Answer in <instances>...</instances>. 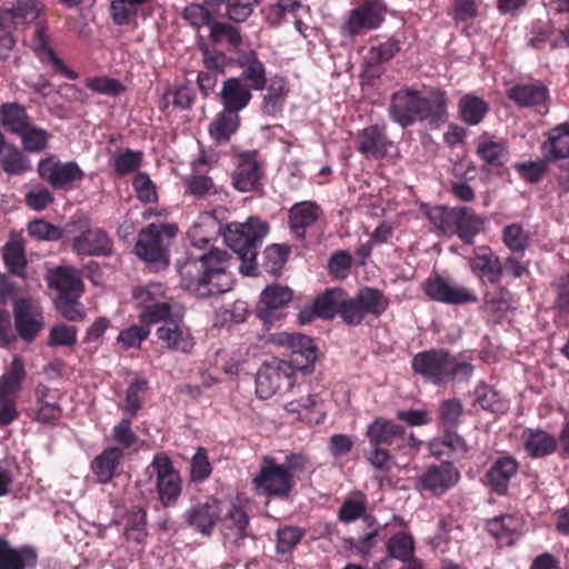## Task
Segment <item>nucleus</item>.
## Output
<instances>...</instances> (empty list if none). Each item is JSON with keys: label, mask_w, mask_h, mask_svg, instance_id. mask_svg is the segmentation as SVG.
Wrapping results in <instances>:
<instances>
[{"label": "nucleus", "mask_w": 569, "mask_h": 569, "mask_svg": "<svg viewBox=\"0 0 569 569\" xmlns=\"http://www.w3.org/2000/svg\"><path fill=\"white\" fill-rule=\"evenodd\" d=\"M227 251L210 249L198 258L187 259L179 268L181 286L200 298L228 292L232 289V276L228 272Z\"/></svg>", "instance_id": "1"}, {"label": "nucleus", "mask_w": 569, "mask_h": 569, "mask_svg": "<svg viewBox=\"0 0 569 569\" xmlns=\"http://www.w3.org/2000/svg\"><path fill=\"white\" fill-rule=\"evenodd\" d=\"M268 231V223L256 217L248 218L243 223L232 222L228 224L224 240L241 260L239 270L242 274H253L258 249Z\"/></svg>", "instance_id": "2"}, {"label": "nucleus", "mask_w": 569, "mask_h": 569, "mask_svg": "<svg viewBox=\"0 0 569 569\" xmlns=\"http://www.w3.org/2000/svg\"><path fill=\"white\" fill-rule=\"evenodd\" d=\"M412 369L423 379L435 385L449 380L462 381L468 379L473 367L471 363L457 358L443 349H433L417 353L412 359Z\"/></svg>", "instance_id": "3"}, {"label": "nucleus", "mask_w": 569, "mask_h": 569, "mask_svg": "<svg viewBox=\"0 0 569 569\" xmlns=\"http://www.w3.org/2000/svg\"><path fill=\"white\" fill-rule=\"evenodd\" d=\"M64 242L77 256L101 257L112 251V240L101 228L87 221H71L64 226Z\"/></svg>", "instance_id": "4"}, {"label": "nucleus", "mask_w": 569, "mask_h": 569, "mask_svg": "<svg viewBox=\"0 0 569 569\" xmlns=\"http://www.w3.org/2000/svg\"><path fill=\"white\" fill-rule=\"evenodd\" d=\"M26 375L22 359L14 356L0 377V426L2 427L10 425L19 417L17 405Z\"/></svg>", "instance_id": "5"}, {"label": "nucleus", "mask_w": 569, "mask_h": 569, "mask_svg": "<svg viewBox=\"0 0 569 569\" xmlns=\"http://www.w3.org/2000/svg\"><path fill=\"white\" fill-rule=\"evenodd\" d=\"M296 371L287 360L272 359L257 373L256 392L261 399L289 391L296 382Z\"/></svg>", "instance_id": "6"}, {"label": "nucleus", "mask_w": 569, "mask_h": 569, "mask_svg": "<svg viewBox=\"0 0 569 569\" xmlns=\"http://www.w3.org/2000/svg\"><path fill=\"white\" fill-rule=\"evenodd\" d=\"M177 228L171 223H150L143 229L134 246L136 254L148 262L167 263L166 248L176 237Z\"/></svg>", "instance_id": "7"}, {"label": "nucleus", "mask_w": 569, "mask_h": 569, "mask_svg": "<svg viewBox=\"0 0 569 569\" xmlns=\"http://www.w3.org/2000/svg\"><path fill=\"white\" fill-rule=\"evenodd\" d=\"M257 495L286 498L293 488L292 475L272 458H263L258 473L252 478Z\"/></svg>", "instance_id": "8"}, {"label": "nucleus", "mask_w": 569, "mask_h": 569, "mask_svg": "<svg viewBox=\"0 0 569 569\" xmlns=\"http://www.w3.org/2000/svg\"><path fill=\"white\" fill-rule=\"evenodd\" d=\"M272 341L290 350V359L287 361L292 365L296 372H311L315 362L318 359V349L315 341L298 332H278L272 336Z\"/></svg>", "instance_id": "9"}, {"label": "nucleus", "mask_w": 569, "mask_h": 569, "mask_svg": "<svg viewBox=\"0 0 569 569\" xmlns=\"http://www.w3.org/2000/svg\"><path fill=\"white\" fill-rule=\"evenodd\" d=\"M133 300L142 311L140 322L157 323L171 315V308L164 300V288L159 282H152L133 291Z\"/></svg>", "instance_id": "10"}, {"label": "nucleus", "mask_w": 569, "mask_h": 569, "mask_svg": "<svg viewBox=\"0 0 569 569\" xmlns=\"http://www.w3.org/2000/svg\"><path fill=\"white\" fill-rule=\"evenodd\" d=\"M460 471L451 462L430 466L416 481V489L442 496L460 481Z\"/></svg>", "instance_id": "11"}, {"label": "nucleus", "mask_w": 569, "mask_h": 569, "mask_svg": "<svg viewBox=\"0 0 569 569\" xmlns=\"http://www.w3.org/2000/svg\"><path fill=\"white\" fill-rule=\"evenodd\" d=\"M149 468L156 475V486L161 502L166 506L174 502L181 493V480L169 457L164 453L154 455Z\"/></svg>", "instance_id": "12"}, {"label": "nucleus", "mask_w": 569, "mask_h": 569, "mask_svg": "<svg viewBox=\"0 0 569 569\" xmlns=\"http://www.w3.org/2000/svg\"><path fill=\"white\" fill-rule=\"evenodd\" d=\"M383 14L385 8L381 2L367 1L350 11L341 26V32L343 36L352 38L377 29L383 20Z\"/></svg>", "instance_id": "13"}, {"label": "nucleus", "mask_w": 569, "mask_h": 569, "mask_svg": "<svg viewBox=\"0 0 569 569\" xmlns=\"http://www.w3.org/2000/svg\"><path fill=\"white\" fill-rule=\"evenodd\" d=\"M38 174L56 189H69L73 182L82 179L83 171L73 161L61 162L50 156L39 161Z\"/></svg>", "instance_id": "14"}, {"label": "nucleus", "mask_w": 569, "mask_h": 569, "mask_svg": "<svg viewBox=\"0 0 569 569\" xmlns=\"http://www.w3.org/2000/svg\"><path fill=\"white\" fill-rule=\"evenodd\" d=\"M423 291L429 299L446 305H462L477 300L470 289L439 276L429 278L423 283Z\"/></svg>", "instance_id": "15"}, {"label": "nucleus", "mask_w": 569, "mask_h": 569, "mask_svg": "<svg viewBox=\"0 0 569 569\" xmlns=\"http://www.w3.org/2000/svg\"><path fill=\"white\" fill-rule=\"evenodd\" d=\"M422 97L418 91L403 89L395 92L389 106V117L392 121L406 128L421 121Z\"/></svg>", "instance_id": "16"}, {"label": "nucleus", "mask_w": 569, "mask_h": 569, "mask_svg": "<svg viewBox=\"0 0 569 569\" xmlns=\"http://www.w3.org/2000/svg\"><path fill=\"white\" fill-rule=\"evenodd\" d=\"M16 329L27 342H31L44 327L41 307L28 299L18 300L14 305Z\"/></svg>", "instance_id": "17"}, {"label": "nucleus", "mask_w": 569, "mask_h": 569, "mask_svg": "<svg viewBox=\"0 0 569 569\" xmlns=\"http://www.w3.org/2000/svg\"><path fill=\"white\" fill-rule=\"evenodd\" d=\"M42 11L43 6L38 0H16L0 8V29L22 28L33 22Z\"/></svg>", "instance_id": "18"}, {"label": "nucleus", "mask_w": 569, "mask_h": 569, "mask_svg": "<svg viewBox=\"0 0 569 569\" xmlns=\"http://www.w3.org/2000/svg\"><path fill=\"white\" fill-rule=\"evenodd\" d=\"M309 7L299 0H268L262 9L266 21L272 27L280 26L288 16H291L295 18L297 31L302 36H306L302 18L309 16Z\"/></svg>", "instance_id": "19"}, {"label": "nucleus", "mask_w": 569, "mask_h": 569, "mask_svg": "<svg viewBox=\"0 0 569 569\" xmlns=\"http://www.w3.org/2000/svg\"><path fill=\"white\" fill-rule=\"evenodd\" d=\"M160 322L156 336L166 349L181 353H189L192 350L194 338L188 327L173 320L171 316Z\"/></svg>", "instance_id": "20"}, {"label": "nucleus", "mask_w": 569, "mask_h": 569, "mask_svg": "<svg viewBox=\"0 0 569 569\" xmlns=\"http://www.w3.org/2000/svg\"><path fill=\"white\" fill-rule=\"evenodd\" d=\"M30 46L38 58L42 62L50 64L56 72L63 74L67 79L70 80L78 78V74L73 70L69 69L54 53L52 47L50 46L48 28L44 24H37L30 41Z\"/></svg>", "instance_id": "21"}, {"label": "nucleus", "mask_w": 569, "mask_h": 569, "mask_svg": "<svg viewBox=\"0 0 569 569\" xmlns=\"http://www.w3.org/2000/svg\"><path fill=\"white\" fill-rule=\"evenodd\" d=\"M249 517L240 501L232 502L221 521L224 545L238 546L248 536Z\"/></svg>", "instance_id": "22"}, {"label": "nucleus", "mask_w": 569, "mask_h": 569, "mask_svg": "<svg viewBox=\"0 0 569 569\" xmlns=\"http://www.w3.org/2000/svg\"><path fill=\"white\" fill-rule=\"evenodd\" d=\"M232 174V186L240 192L256 191L262 186V171L254 153L240 156Z\"/></svg>", "instance_id": "23"}, {"label": "nucleus", "mask_w": 569, "mask_h": 569, "mask_svg": "<svg viewBox=\"0 0 569 569\" xmlns=\"http://www.w3.org/2000/svg\"><path fill=\"white\" fill-rule=\"evenodd\" d=\"M321 213V208L313 201L297 202L289 210V227L298 239H303L306 230L318 221Z\"/></svg>", "instance_id": "24"}, {"label": "nucleus", "mask_w": 569, "mask_h": 569, "mask_svg": "<svg viewBox=\"0 0 569 569\" xmlns=\"http://www.w3.org/2000/svg\"><path fill=\"white\" fill-rule=\"evenodd\" d=\"M220 511L219 501L209 498L204 502L193 506L186 517L191 527L202 535H209L217 523Z\"/></svg>", "instance_id": "25"}, {"label": "nucleus", "mask_w": 569, "mask_h": 569, "mask_svg": "<svg viewBox=\"0 0 569 569\" xmlns=\"http://www.w3.org/2000/svg\"><path fill=\"white\" fill-rule=\"evenodd\" d=\"M471 271L478 273L490 283L499 281L502 274V267L498 257L488 247H477L473 249V257L469 259Z\"/></svg>", "instance_id": "26"}, {"label": "nucleus", "mask_w": 569, "mask_h": 569, "mask_svg": "<svg viewBox=\"0 0 569 569\" xmlns=\"http://www.w3.org/2000/svg\"><path fill=\"white\" fill-rule=\"evenodd\" d=\"M292 299V292L288 287L272 284L268 286L261 293L257 313L264 322H271L273 312L286 306Z\"/></svg>", "instance_id": "27"}, {"label": "nucleus", "mask_w": 569, "mask_h": 569, "mask_svg": "<svg viewBox=\"0 0 569 569\" xmlns=\"http://www.w3.org/2000/svg\"><path fill=\"white\" fill-rule=\"evenodd\" d=\"M224 109L238 114L251 100V88L242 78H230L224 81L220 92Z\"/></svg>", "instance_id": "28"}, {"label": "nucleus", "mask_w": 569, "mask_h": 569, "mask_svg": "<svg viewBox=\"0 0 569 569\" xmlns=\"http://www.w3.org/2000/svg\"><path fill=\"white\" fill-rule=\"evenodd\" d=\"M49 286L59 291V297L78 298L82 291L79 272L70 267H59L48 276Z\"/></svg>", "instance_id": "29"}, {"label": "nucleus", "mask_w": 569, "mask_h": 569, "mask_svg": "<svg viewBox=\"0 0 569 569\" xmlns=\"http://www.w3.org/2000/svg\"><path fill=\"white\" fill-rule=\"evenodd\" d=\"M521 441L527 455L531 458L549 456L557 448V439L542 429H525Z\"/></svg>", "instance_id": "30"}, {"label": "nucleus", "mask_w": 569, "mask_h": 569, "mask_svg": "<svg viewBox=\"0 0 569 569\" xmlns=\"http://www.w3.org/2000/svg\"><path fill=\"white\" fill-rule=\"evenodd\" d=\"M389 144L383 129L378 126L366 128L359 134L358 150L368 159L383 158Z\"/></svg>", "instance_id": "31"}, {"label": "nucleus", "mask_w": 569, "mask_h": 569, "mask_svg": "<svg viewBox=\"0 0 569 569\" xmlns=\"http://www.w3.org/2000/svg\"><path fill=\"white\" fill-rule=\"evenodd\" d=\"M487 530L501 546H511L522 533V521L518 517L505 515L489 520Z\"/></svg>", "instance_id": "32"}, {"label": "nucleus", "mask_w": 569, "mask_h": 569, "mask_svg": "<svg viewBox=\"0 0 569 569\" xmlns=\"http://www.w3.org/2000/svg\"><path fill=\"white\" fill-rule=\"evenodd\" d=\"M518 461L513 457H499L487 472L489 485L497 493H505L511 478L518 472Z\"/></svg>", "instance_id": "33"}, {"label": "nucleus", "mask_w": 569, "mask_h": 569, "mask_svg": "<svg viewBox=\"0 0 569 569\" xmlns=\"http://www.w3.org/2000/svg\"><path fill=\"white\" fill-rule=\"evenodd\" d=\"M37 563L36 551L27 546L12 548L0 540V569H26Z\"/></svg>", "instance_id": "34"}, {"label": "nucleus", "mask_w": 569, "mask_h": 569, "mask_svg": "<svg viewBox=\"0 0 569 569\" xmlns=\"http://www.w3.org/2000/svg\"><path fill=\"white\" fill-rule=\"evenodd\" d=\"M122 458V450L108 447L92 461V472L100 483H108L114 477Z\"/></svg>", "instance_id": "35"}, {"label": "nucleus", "mask_w": 569, "mask_h": 569, "mask_svg": "<svg viewBox=\"0 0 569 569\" xmlns=\"http://www.w3.org/2000/svg\"><path fill=\"white\" fill-rule=\"evenodd\" d=\"M483 223L481 216L473 213L466 207L457 208L455 232L467 244H471Z\"/></svg>", "instance_id": "36"}, {"label": "nucleus", "mask_w": 569, "mask_h": 569, "mask_svg": "<svg viewBox=\"0 0 569 569\" xmlns=\"http://www.w3.org/2000/svg\"><path fill=\"white\" fill-rule=\"evenodd\" d=\"M421 121L426 120L431 126H439L447 121V97L441 90L433 91L428 98L422 97Z\"/></svg>", "instance_id": "37"}, {"label": "nucleus", "mask_w": 569, "mask_h": 569, "mask_svg": "<svg viewBox=\"0 0 569 569\" xmlns=\"http://www.w3.org/2000/svg\"><path fill=\"white\" fill-rule=\"evenodd\" d=\"M477 152L488 164L501 166L508 160V150L502 140L482 134L477 141Z\"/></svg>", "instance_id": "38"}, {"label": "nucleus", "mask_w": 569, "mask_h": 569, "mask_svg": "<svg viewBox=\"0 0 569 569\" xmlns=\"http://www.w3.org/2000/svg\"><path fill=\"white\" fill-rule=\"evenodd\" d=\"M403 429L400 425L392 421L377 418L368 426L367 437L371 446L390 445L396 438L400 437Z\"/></svg>", "instance_id": "39"}, {"label": "nucleus", "mask_w": 569, "mask_h": 569, "mask_svg": "<svg viewBox=\"0 0 569 569\" xmlns=\"http://www.w3.org/2000/svg\"><path fill=\"white\" fill-rule=\"evenodd\" d=\"M508 97L521 107H531L543 103L548 98V90L539 84H520L509 89Z\"/></svg>", "instance_id": "40"}, {"label": "nucleus", "mask_w": 569, "mask_h": 569, "mask_svg": "<svg viewBox=\"0 0 569 569\" xmlns=\"http://www.w3.org/2000/svg\"><path fill=\"white\" fill-rule=\"evenodd\" d=\"M458 108L461 120L470 126L480 123L488 112L487 102L473 94H465Z\"/></svg>", "instance_id": "41"}, {"label": "nucleus", "mask_w": 569, "mask_h": 569, "mask_svg": "<svg viewBox=\"0 0 569 569\" xmlns=\"http://www.w3.org/2000/svg\"><path fill=\"white\" fill-rule=\"evenodd\" d=\"M239 126V116L232 111L223 109L211 122L209 132L218 142H227Z\"/></svg>", "instance_id": "42"}, {"label": "nucleus", "mask_w": 569, "mask_h": 569, "mask_svg": "<svg viewBox=\"0 0 569 569\" xmlns=\"http://www.w3.org/2000/svg\"><path fill=\"white\" fill-rule=\"evenodd\" d=\"M346 295L341 289L327 290L315 301V312L318 317L331 319L337 312L341 315Z\"/></svg>", "instance_id": "43"}, {"label": "nucleus", "mask_w": 569, "mask_h": 569, "mask_svg": "<svg viewBox=\"0 0 569 569\" xmlns=\"http://www.w3.org/2000/svg\"><path fill=\"white\" fill-rule=\"evenodd\" d=\"M457 208L432 207L426 210V216L436 231L441 234L455 233Z\"/></svg>", "instance_id": "44"}, {"label": "nucleus", "mask_w": 569, "mask_h": 569, "mask_svg": "<svg viewBox=\"0 0 569 569\" xmlns=\"http://www.w3.org/2000/svg\"><path fill=\"white\" fill-rule=\"evenodd\" d=\"M2 124L12 133L19 136L31 122L23 107L17 103L2 106Z\"/></svg>", "instance_id": "45"}, {"label": "nucleus", "mask_w": 569, "mask_h": 569, "mask_svg": "<svg viewBox=\"0 0 569 569\" xmlns=\"http://www.w3.org/2000/svg\"><path fill=\"white\" fill-rule=\"evenodd\" d=\"M388 555L391 558L402 562L413 559L415 541L413 538L406 532L396 533L387 542Z\"/></svg>", "instance_id": "46"}, {"label": "nucleus", "mask_w": 569, "mask_h": 569, "mask_svg": "<svg viewBox=\"0 0 569 569\" xmlns=\"http://www.w3.org/2000/svg\"><path fill=\"white\" fill-rule=\"evenodd\" d=\"M0 163L3 170L11 174H21L30 169L29 160L22 152L9 146L0 149Z\"/></svg>", "instance_id": "47"}, {"label": "nucleus", "mask_w": 569, "mask_h": 569, "mask_svg": "<svg viewBox=\"0 0 569 569\" xmlns=\"http://www.w3.org/2000/svg\"><path fill=\"white\" fill-rule=\"evenodd\" d=\"M287 96L286 82L283 79H277L271 82L268 92L263 98L262 110L269 116H276L282 110Z\"/></svg>", "instance_id": "48"}, {"label": "nucleus", "mask_w": 569, "mask_h": 569, "mask_svg": "<svg viewBox=\"0 0 569 569\" xmlns=\"http://www.w3.org/2000/svg\"><path fill=\"white\" fill-rule=\"evenodd\" d=\"M150 325L141 322V325H132L121 330L117 337V342L126 350L139 349L150 336Z\"/></svg>", "instance_id": "49"}, {"label": "nucleus", "mask_w": 569, "mask_h": 569, "mask_svg": "<svg viewBox=\"0 0 569 569\" xmlns=\"http://www.w3.org/2000/svg\"><path fill=\"white\" fill-rule=\"evenodd\" d=\"M242 76L250 81L249 88L253 90H262L266 86V69L261 61L254 56L243 59L240 63Z\"/></svg>", "instance_id": "50"}, {"label": "nucleus", "mask_w": 569, "mask_h": 569, "mask_svg": "<svg viewBox=\"0 0 569 569\" xmlns=\"http://www.w3.org/2000/svg\"><path fill=\"white\" fill-rule=\"evenodd\" d=\"M124 533L128 539L142 542L147 536L146 512L139 507L132 508L126 518Z\"/></svg>", "instance_id": "51"}, {"label": "nucleus", "mask_w": 569, "mask_h": 569, "mask_svg": "<svg viewBox=\"0 0 569 569\" xmlns=\"http://www.w3.org/2000/svg\"><path fill=\"white\" fill-rule=\"evenodd\" d=\"M358 295L361 299V305L367 315L378 317L386 311L389 305V301L385 297V295L381 291L373 288H362L358 292Z\"/></svg>", "instance_id": "52"}, {"label": "nucleus", "mask_w": 569, "mask_h": 569, "mask_svg": "<svg viewBox=\"0 0 569 569\" xmlns=\"http://www.w3.org/2000/svg\"><path fill=\"white\" fill-rule=\"evenodd\" d=\"M477 402L492 413H505L508 410L507 401L492 388L483 386L477 390Z\"/></svg>", "instance_id": "53"}, {"label": "nucleus", "mask_w": 569, "mask_h": 569, "mask_svg": "<svg viewBox=\"0 0 569 569\" xmlns=\"http://www.w3.org/2000/svg\"><path fill=\"white\" fill-rule=\"evenodd\" d=\"M84 84L92 92L109 97H117L126 89L119 80L106 76L89 77Z\"/></svg>", "instance_id": "54"}, {"label": "nucleus", "mask_w": 569, "mask_h": 569, "mask_svg": "<svg viewBox=\"0 0 569 569\" xmlns=\"http://www.w3.org/2000/svg\"><path fill=\"white\" fill-rule=\"evenodd\" d=\"M23 148L29 152H41L46 149L49 133L30 123L20 134H19Z\"/></svg>", "instance_id": "55"}, {"label": "nucleus", "mask_w": 569, "mask_h": 569, "mask_svg": "<svg viewBox=\"0 0 569 569\" xmlns=\"http://www.w3.org/2000/svg\"><path fill=\"white\" fill-rule=\"evenodd\" d=\"M549 150L553 159L569 157V124H562L551 130Z\"/></svg>", "instance_id": "56"}, {"label": "nucleus", "mask_w": 569, "mask_h": 569, "mask_svg": "<svg viewBox=\"0 0 569 569\" xmlns=\"http://www.w3.org/2000/svg\"><path fill=\"white\" fill-rule=\"evenodd\" d=\"M142 158L141 151H133L131 149L119 150L113 156L114 170L121 176L136 171L140 167Z\"/></svg>", "instance_id": "57"}, {"label": "nucleus", "mask_w": 569, "mask_h": 569, "mask_svg": "<svg viewBox=\"0 0 569 569\" xmlns=\"http://www.w3.org/2000/svg\"><path fill=\"white\" fill-rule=\"evenodd\" d=\"M2 256L8 269L17 274L23 276L26 257L23 247L18 242H9L3 247Z\"/></svg>", "instance_id": "58"}, {"label": "nucleus", "mask_w": 569, "mask_h": 569, "mask_svg": "<svg viewBox=\"0 0 569 569\" xmlns=\"http://www.w3.org/2000/svg\"><path fill=\"white\" fill-rule=\"evenodd\" d=\"M28 232L32 238L46 241L64 240V228L60 229L44 220L38 219L28 224Z\"/></svg>", "instance_id": "59"}, {"label": "nucleus", "mask_w": 569, "mask_h": 569, "mask_svg": "<svg viewBox=\"0 0 569 569\" xmlns=\"http://www.w3.org/2000/svg\"><path fill=\"white\" fill-rule=\"evenodd\" d=\"M440 446L447 447L449 451L457 455H462L467 451L463 439L455 432H447L441 439L432 440L429 446L430 452L437 457L443 455L445 451L440 449Z\"/></svg>", "instance_id": "60"}, {"label": "nucleus", "mask_w": 569, "mask_h": 569, "mask_svg": "<svg viewBox=\"0 0 569 569\" xmlns=\"http://www.w3.org/2000/svg\"><path fill=\"white\" fill-rule=\"evenodd\" d=\"M147 388V381L143 379L132 382L126 395L124 405L122 407L126 417L133 418L141 407V397Z\"/></svg>", "instance_id": "61"}, {"label": "nucleus", "mask_w": 569, "mask_h": 569, "mask_svg": "<svg viewBox=\"0 0 569 569\" xmlns=\"http://www.w3.org/2000/svg\"><path fill=\"white\" fill-rule=\"evenodd\" d=\"M77 342V329L66 323H60L50 329L48 345L50 347H70Z\"/></svg>", "instance_id": "62"}, {"label": "nucleus", "mask_w": 569, "mask_h": 569, "mask_svg": "<svg viewBox=\"0 0 569 569\" xmlns=\"http://www.w3.org/2000/svg\"><path fill=\"white\" fill-rule=\"evenodd\" d=\"M209 36L216 42L227 41L232 47L237 48L241 43V37L238 30L227 23L216 22L213 20L209 28Z\"/></svg>", "instance_id": "63"}, {"label": "nucleus", "mask_w": 569, "mask_h": 569, "mask_svg": "<svg viewBox=\"0 0 569 569\" xmlns=\"http://www.w3.org/2000/svg\"><path fill=\"white\" fill-rule=\"evenodd\" d=\"M209 36L216 42L227 41L232 47L237 48L241 43V37L238 30L227 23L216 22L213 20L209 28Z\"/></svg>", "instance_id": "64"}]
</instances>
